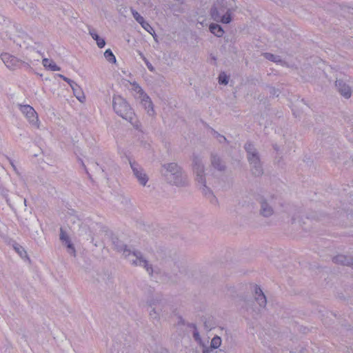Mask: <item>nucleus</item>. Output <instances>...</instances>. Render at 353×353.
Listing matches in <instances>:
<instances>
[{
    "instance_id": "4468645a",
    "label": "nucleus",
    "mask_w": 353,
    "mask_h": 353,
    "mask_svg": "<svg viewBox=\"0 0 353 353\" xmlns=\"http://www.w3.org/2000/svg\"><path fill=\"white\" fill-rule=\"evenodd\" d=\"M60 240L66 245L68 252L70 255L76 256L75 248L73 243H72L70 237L66 234V232L63 230L62 228H60Z\"/></svg>"
},
{
    "instance_id": "4be33fe9",
    "label": "nucleus",
    "mask_w": 353,
    "mask_h": 353,
    "mask_svg": "<svg viewBox=\"0 0 353 353\" xmlns=\"http://www.w3.org/2000/svg\"><path fill=\"white\" fill-rule=\"evenodd\" d=\"M221 339L219 336H215L212 338L210 342V345L209 347H205V348L214 351V349H217L221 345Z\"/></svg>"
},
{
    "instance_id": "423d86ee",
    "label": "nucleus",
    "mask_w": 353,
    "mask_h": 353,
    "mask_svg": "<svg viewBox=\"0 0 353 353\" xmlns=\"http://www.w3.org/2000/svg\"><path fill=\"white\" fill-rule=\"evenodd\" d=\"M192 168L196 183H204L206 181L205 168L201 157L196 155L193 156Z\"/></svg>"
},
{
    "instance_id": "a211bd4d",
    "label": "nucleus",
    "mask_w": 353,
    "mask_h": 353,
    "mask_svg": "<svg viewBox=\"0 0 353 353\" xmlns=\"http://www.w3.org/2000/svg\"><path fill=\"white\" fill-rule=\"evenodd\" d=\"M203 322L205 329L208 331L212 330L216 326L215 320L212 316H203Z\"/></svg>"
},
{
    "instance_id": "9b49d317",
    "label": "nucleus",
    "mask_w": 353,
    "mask_h": 353,
    "mask_svg": "<svg viewBox=\"0 0 353 353\" xmlns=\"http://www.w3.org/2000/svg\"><path fill=\"white\" fill-rule=\"evenodd\" d=\"M1 60L4 63L6 66L10 70H14L17 67H19L21 64H22V63L15 57L12 56L8 53L2 54Z\"/></svg>"
},
{
    "instance_id": "f03ea898",
    "label": "nucleus",
    "mask_w": 353,
    "mask_h": 353,
    "mask_svg": "<svg viewBox=\"0 0 353 353\" xmlns=\"http://www.w3.org/2000/svg\"><path fill=\"white\" fill-rule=\"evenodd\" d=\"M237 9L235 0H217L210 10V15L214 21L228 24L232 21V14Z\"/></svg>"
},
{
    "instance_id": "1a4fd4ad",
    "label": "nucleus",
    "mask_w": 353,
    "mask_h": 353,
    "mask_svg": "<svg viewBox=\"0 0 353 353\" xmlns=\"http://www.w3.org/2000/svg\"><path fill=\"white\" fill-rule=\"evenodd\" d=\"M19 106L21 112L26 116L29 122L34 125H37L39 119L34 109L29 105H19Z\"/></svg>"
},
{
    "instance_id": "6ab92c4d",
    "label": "nucleus",
    "mask_w": 353,
    "mask_h": 353,
    "mask_svg": "<svg viewBox=\"0 0 353 353\" xmlns=\"http://www.w3.org/2000/svg\"><path fill=\"white\" fill-rule=\"evenodd\" d=\"M42 63L46 68L50 70L51 71H59L61 68L52 61L47 58H44L42 60Z\"/></svg>"
},
{
    "instance_id": "c9c22d12",
    "label": "nucleus",
    "mask_w": 353,
    "mask_h": 353,
    "mask_svg": "<svg viewBox=\"0 0 353 353\" xmlns=\"http://www.w3.org/2000/svg\"><path fill=\"white\" fill-rule=\"evenodd\" d=\"M8 160L10 162V164L11 165V166L12 167L14 171L15 172L16 174H19V170L17 168L16 165H14V162L12 161V159H10L9 157H7Z\"/></svg>"
},
{
    "instance_id": "f3484780",
    "label": "nucleus",
    "mask_w": 353,
    "mask_h": 353,
    "mask_svg": "<svg viewBox=\"0 0 353 353\" xmlns=\"http://www.w3.org/2000/svg\"><path fill=\"white\" fill-rule=\"evenodd\" d=\"M352 260L353 258H350L343 254H339L332 259L334 263L347 266H352Z\"/></svg>"
},
{
    "instance_id": "7ed1b4c3",
    "label": "nucleus",
    "mask_w": 353,
    "mask_h": 353,
    "mask_svg": "<svg viewBox=\"0 0 353 353\" xmlns=\"http://www.w3.org/2000/svg\"><path fill=\"white\" fill-rule=\"evenodd\" d=\"M112 243L114 249L118 252H122L124 256L128 259L132 265L143 267L150 275L152 274L153 269L152 265L148 263V261L143 257L140 251H132L128 248L126 245L117 238L113 239Z\"/></svg>"
},
{
    "instance_id": "aec40b11",
    "label": "nucleus",
    "mask_w": 353,
    "mask_h": 353,
    "mask_svg": "<svg viewBox=\"0 0 353 353\" xmlns=\"http://www.w3.org/2000/svg\"><path fill=\"white\" fill-rule=\"evenodd\" d=\"M209 29L210 32L218 37H221L223 36L224 31L222 27L216 23H212L210 25Z\"/></svg>"
},
{
    "instance_id": "c756f323",
    "label": "nucleus",
    "mask_w": 353,
    "mask_h": 353,
    "mask_svg": "<svg viewBox=\"0 0 353 353\" xmlns=\"http://www.w3.org/2000/svg\"><path fill=\"white\" fill-rule=\"evenodd\" d=\"M139 55L141 56V57L143 59V60L145 61V64H146V66L148 68V69L150 71V72H154L155 71V69L152 66V65L148 61V59L144 57V55L143 54L142 52H139Z\"/></svg>"
},
{
    "instance_id": "ddd939ff",
    "label": "nucleus",
    "mask_w": 353,
    "mask_h": 353,
    "mask_svg": "<svg viewBox=\"0 0 353 353\" xmlns=\"http://www.w3.org/2000/svg\"><path fill=\"white\" fill-rule=\"evenodd\" d=\"M197 185L199 187V189L201 190L203 195L206 199H208L212 204H213L214 205H216L218 204V199L214 195L211 189L207 186L206 181H205V182L203 183H198Z\"/></svg>"
},
{
    "instance_id": "58836bf2",
    "label": "nucleus",
    "mask_w": 353,
    "mask_h": 353,
    "mask_svg": "<svg viewBox=\"0 0 353 353\" xmlns=\"http://www.w3.org/2000/svg\"><path fill=\"white\" fill-rule=\"evenodd\" d=\"M23 203H24V205L26 206V199H23Z\"/></svg>"
},
{
    "instance_id": "5701e85b",
    "label": "nucleus",
    "mask_w": 353,
    "mask_h": 353,
    "mask_svg": "<svg viewBox=\"0 0 353 353\" xmlns=\"http://www.w3.org/2000/svg\"><path fill=\"white\" fill-rule=\"evenodd\" d=\"M263 57L269 60V61H271L272 62H274V63H279L281 64H284L285 62L281 59V57L280 56H278V55H274L272 53H270V52H265L263 54Z\"/></svg>"
},
{
    "instance_id": "c85d7f7f",
    "label": "nucleus",
    "mask_w": 353,
    "mask_h": 353,
    "mask_svg": "<svg viewBox=\"0 0 353 353\" xmlns=\"http://www.w3.org/2000/svg\"><path fill=\"white\" fill-rule=\"evenodd\" d=\"M219 83L223 85H227L228 83V77L225 72H221L219 75Z\"/></svg>"
},
{
    "instance_id": "f257e3e1",
    "label": "nucleus",
    "mask_w": 353,
    "mask_h": 353,
    "mask_svg": "<svg viewBox=\"0 0 353 353\" xmlns=\"http://www.w3.org/2000/svg\"><path fill=\"white\" fill-rule=\"evenodd\" d=\"M160 172L164 180L169 184L177 187H185L188 185L187 174L176 163L162 164Z\"/></svg>"
},
{
    "instance_id": "2f4dec72",
    "label": "nucleus",
    "mask_w": 353,
    "mask_h": 353,
    "mask_svg": "<svg viewBox=\"0 0 353 353\" xmlns=\"http://www.w3.org/2000/svg\"><path fill=\"white\" fill-rule=\"evenodd\" d=\"M269 89H270V94L272 97H279V96L281 92L279 89H276L274 87H269Z\"/></svg>"
},
{
    "instance_id": "2eb2a0df",
    "label": "nucleus",
    "mask_w": 353,
    "mask_h": 353,
    "mask_svg": "<svg viewBox=\"0 0 353 353\" xmlns=\"http://www.w3.org/2000/svg\"><path fill=\"white\" fill-rule=\"evenodd\" d=\"M335 85L339 92L345 99H349L351 97L352 91L350 87L342 80H336Z\"/></svg>"
},
{
    "instance_id": "9d476101",
    "label": "nucleus",
    "mask_w": 353,
    "mask_h": 353,
    "mask_svg": "<svg viewBox=\"0 0 353 353\" xmlns=\"http://www.w3.org/2000/svg\"><path fill=\"white\" fill-rule=\"evenodd\" d=\"M210 164L211 166L216 170L220 172H225L227 165L225 162L222 158L216 153H211L210 154Z\"/></svg>"
},
{
    "instance_id": "cd10ccee",
    "label": "nucleus",
    "mask_w": 353,
    "mask_h": 353,
    "mask_svg": "<svg viewBox=\"0 0 353 353\" xmlns=\"http://www.w3.org/2000/svg\"><path fill=\"white\" fill-rule=\"evenodd\" d=\"M190 327H192L194 329V332H193V338L194 339V340L196 341H197L198 343H199L201 344L202 343V339H201L200 334L196 329V325L192 324Z\"/></svg>"
},
{
    "instance_id": "72a5a7b5",
    "label": "nucleus",
    "mask_w": 353,
    "mask_h": 353,
    "mask_svg": "<svg viewBox=\"0 0 353 353\" xmlns=\"http://www.w3.org/2000/svg\"><path fill=\"white\" fill-rule=\"evenodd\" d=\"M150 315L151 317L154 319H157L159 316V312L157 311V307H154L152 310L150 312Z\"/></svg>"
},
{
    "instance_id": "dca6fc26",
    "label": "nucleus",
    "mask_w": 353,
    "mask_h": 353,
    "mask_svg": "<svg viewBox=\"0 0 353 353\" xmlns=\"http://www.w3.org/2000/svg\"><path fill=\"white\" fill-rule=\"evenodd\" d=\"M255 300L261 307H265L267 303L266 296L262 290L257 285H254Z\"/></svg>"
},
{
    "instance_id": "20e7f679",
    "label": "nucleus",
    "mask_w": 353,
    "mask_h": 353,
    "mask_svg": "<svg viewBox=\"0 0 353 353\" xmlns=\"http://www.w3.org/2000/svg\"><path fill=\"white\" fill-rule=\"evenodd\" d=\"M244 149L246 152V158L250 164L252 174L255 176H261L263 174V168L258 150L250 141L245 143Z\"/></svg>"
},
{
    "instance_id": "bb28decb",
    "label": "nucleus",
    "mask_w": 353,
    "mask_h": 353,
    "mask_svg": "<svg viewBox=\"0 0 353 353\" xmlns=\"http://www.w3.org/2000/svg\"><path fill=\"white\" fill-rule=\"evenodd\" d=\"M131 12L134 19L139 23H143L145 21L144 18L135 10L131 8Z\"/></svg>"
},
{
    "instance_id": "e433bc0d",
    "label": "nucleus",
    "mask_w": 353,
    "mask_h": 353,
    "mask_svg": "<svg viewBox=\"0 0 353 353\" xmlns=\"http://www.w3.org/2000/svg\"><path fill=\"white\" fill-rule=\"evenodd\" d=\"M159 301H161L160 299H152L151 301H149V305L152 307V306H155L156 305V301L158 302Z\"/></svg>"
},
{
    "instance_id": "6e6552de",
    "label": "nucleus",
    "mask_w": 353,
    "mask_h": 353,
    "mask_svg": "<svg viewBox=\"0 0 353 353\" xmlns=\"http://www.w3.org/2000/svg\"><path fill=\"white\" fill-rule=\"evenodd\" d=\"M260 205L259 213L264 217H270L274 214V208L272 204V200H268L264 197H260L259 199Z\"/></svg>"
},
{
    "instance_id": "a878e982",
    "label": "nucleus",
    "mask_w": 353,
    "mask_h": 353,
    "mask_svg": "<svg viewBox=\"0 0 353 353\" xmlns=\"http://www.w3.org/2000/svg\"><path fill=\"white\" fill-rule=\"evenodd\" d=\"M104 57L110 63H116V58L110 49H107L104 52Z\"/></svg>"
},
{
    "instance_id": "7c9ffc66",
    "label": "nucleus",
    "mask_w": 353,
    "mask_h": 353,
    "mask_svg": "<svg viewBox=\"0 0 353 353\" xmlns=\"http://www.w3.org/2000/svg\"><path fill=\"white\" fill-rule=\"evenodd\" d=\"M212 132L214 137L218 139L219 143H223L227 141L226 138L223 135L220 134L218 132L213 130Z\"/></svg>"
},
{
    "instance_id": "0eeeda50",
    "label": "nucleus",
    "mask_w": 353,
    "mask_h": 353,
    "mask_svg": "<svg viewBox=\"0 0 353 353\" xmlns=\"http://www.w3.org/2000/svg\"><path fill=\"white\" fill-rule=\"evenodd\" d=\"M130 168L132 170L133 174L137 178L139 183L145 186L148 181V177L143 168L136 161L130 160Z\"/></svg>"
},
{
    "instance_id": "473e14b6",
    "label": "nucleus",
    "mask_w": 353,
    "mask_h": 353,
    "mask_svg": "<svg viewBox=\"0 0 353 353\" xmlns=\"http://www.w3.org/2000/svg\"><path fill=\"white\" fill-rule=\"evenodd\" d=\"M141 25L146 31H148L150 34H152L151 31H154L151 26L145 21H144L143 23H141Z\"/></svg>"
},
{
    "instance_id": "393cba45",
    "label": "nucleus",
    "mask_w": 353,
    "mask_h": 353,
    "mask_svg": "<svg viewBox=\"0 0 353 353\" xmlns=\"http://www.w3.org/2000/svg\"><path fill=\"white\" fill-rule=\"evenodd\" d=\"M13 248L21 258H28L26 251L21 245L16 243L13 245Z\"/></svg>"
},
{
    "instance_id": "f8f14e48",
    "label": "nucleus",
    "mask_w": 353,
    "mask_h": 353,
    "mask_svg": "<svg viewBox=\"0 0 353 353\" xmlns=\"http://www.w3.org/2000/svg\"><path fill=\"white\" fill-rule=\"evenodd\" d=\"M138 92L140 94L141 103L144 108L147 110L149 115H152L154 112L152 102L149 96L145 94L143 90L139 87Z\"/></svg>"
},
{
    "instance_id": "f704fd0d",
    "label": "nucleus",
    "mask_w": 353,
    "mask_h": 353,
    "mask_svg": "<svg viewBox=\"0 0 353 353\" xmlns=\"http://www.w3.org/2000/svg\"><path fill=\"white\" fill-rule=\"evenodd\" d=\"M58 76L61 78L63 81H65V82H67L70 85H72L73 84H74V81L70 79L69 78L63 76V74H58Z\"/></svg>"
},
{
    "instance_id": "412c9836",
    "label": "nucleus",
    "mask_w": 353,
    "mask_h": 353,
    "mask_svg": "<svg viewBox=\"0 0 353 353\" xmlns=\"http://www.w3.org/2000/svg\"><path fill=\"white\" fill-rule=\"evenodd\" d=\"M89 33L94 40L96 41L99 48H102L105 45V41L103 38H101L94 31V29L89 30Z\"/></svg>"
},
{
    "instance_id": "4c0bfd02",
    "label": "nucleus",
    "mask_w": 353,
    "mask_h": 353,
    "mask_svg": "<svg viewBox=\"0 0 353 353\" xmlns=\"http://www.w3.org/2000/svg\"><path fill=\"white\" fill-rule=\"evenodd\" d=\"M203 353H213V351H211L205 347H203Z\"/></svg>"
},
{
    "instance_id": "b1692460",
    "label": "nucleus",
    "mask_w": 353,
    "mask_h": 353,
    "mask_svg": "<svg viewBox=\"0 0 353 353\" xmlns=\"http://www.w3.org/2000/svg\"><path fill=\"white\" fill-rule=\"evenodd\" d=\"M70 87L73 90L74 94L80 101H82L81 99H85V97L81 92V89L79 86L75 82L74 84L70 85Z\"/></svg>"
},
{
    "instance_id": "39448f33",
    "label": "nucleus",
    "mask_w": 353,
    "mask_h": 353,
    "mask_svg": "<svg viewBox=\"0 0 353 353\" xmlns=\"http://www.w3.org/2000/svg\"><path fill=\"white\" fill-rule=\"evenodd\" d=\"M112 107L117 115L129 121L137 128V125H135L134 123V111L125 99L120 95H114L112 98Z\"/></svg>"
}]
</instances>
